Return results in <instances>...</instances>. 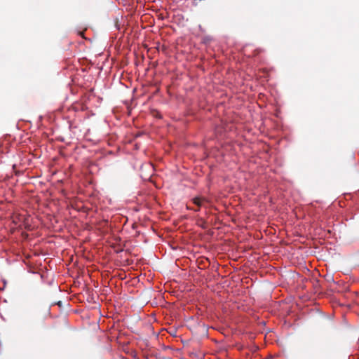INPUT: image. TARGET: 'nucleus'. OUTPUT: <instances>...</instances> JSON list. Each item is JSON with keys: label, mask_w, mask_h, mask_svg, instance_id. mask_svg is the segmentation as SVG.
<instances>
[{"label": "nucleus", "mask_w": 359, "mask_h": 359, "mask_svg": "<svg viewBox=\"0 0 359 359\" xmlns=\"http://www.w3.org/2000/svg\"><path fill=\"white\" fill-rule=\"evenodd\" d=\"M204 200L205 199L203 198L196 197L193 199V203L198 206V208H199V207L202 205Z\"/></svg>", "instance_id": "f257e3e1"}, {"label": "nucleus", "mask_w": 359, "mask_h": 359, "mask_svg": "<svg viewBox=\"0 0 359 359\" xmlns=\"http://www.w3.org/2000/svg\"><path fill=\"white\" fill-rule=\"evenodd\" d=\"M191 210H194L195 211H198V210H199V208H197V209H193V208H191Z\"/></svg>", "instance_id": "f03ea898"}, {"label": "nucleus", "mask_w": 359, "mask_h": 359, "mask_svg": "<svg viewBox=\"0 0 359 359\" xmlns=\"http://www.w3.org/2000/svg\"><path fill=\"white\" fill-rule=\"evenodd\" d=\"M48 314H49V311L48 310L46 312V315H48Z\"/></svg>", "instance_id": "7ed1b4c3"}]
</instances>
